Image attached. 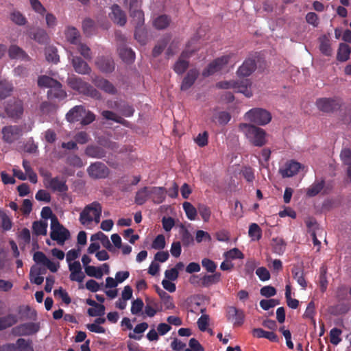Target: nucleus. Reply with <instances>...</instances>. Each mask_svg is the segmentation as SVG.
I'll list each match as a JSON object with an SVG mask.
<instances>
[{"instance_id":"obj_11","label":"nucleus","mask_w":351,"mask_h":351,"mask_svg":"<svg viewBox=\"0 0 351 351\" xmlns=\"http://www.w3.org/2000/svg\"><path fill=\"white\" fill-rule=\"evenodd\" d=\"M24 111L23 103L20 99H10L5 107L8 116L12 119H20Z\"/></svg>"},{"instance_id":"obj_57","label":"nucleus","mask_w":351,"mask_h":351,"mask_svg":"<svg viewBox=\"0 0 351 351\" xmlns=\"http://www.w3.org/2000/svg\"><path fill=\"white\" fill-rule=\"evenodd\" d=\"M84 269L85 273L88 276L94 277L97 279L101 278L103 276V271L100 267L89 265L88 267H85Z\"/></svg>"},{"instance_id":"obj_19","label":"nucleus","mask_w":351,"mask_h":351,"mask_svg":"<svg viewBox=\"0 0 351 351\" xmlns=\"http://www.w3.org/2000/svg\"><path fill=\"white\" fill-rule=\"evenodd\" d=\"M256 68V61L254 59L248 58L239 67L237 73L239 77H247L250 75Z\"/></svg>"},{"instance_id":"obj_24","label":"nucleus","mask_w":351,"mask_h":351,"mask_svg":"<svg viewBox=\"0 0 351 351\" xmlns=\"http://www.w3.org/2000/svg\"><path fill=\"white\" fill-rule=\"evenodd\" d=\"M46 186L53 191H58L60 193H65L68 191L66 180L60 179L59 177L49 178V184H46Z\"/></svg>"},{"instance_id":"obj_53","label":"nucleus","mask_w":351,"mask_h":351,"mask_svg":"<svg viewBox=\"0 0 351 351\" xmlns=\"http://www.w3.org/2000/svg\"><path fill=\"white\" fill-rule=\"evenodd\" d=\"M171 21V19L166 14L158 16L154 21L155 27L158 29H163L167 28Z\"/></svg>"},{"instance_id":"obj_61","label":"nucleus","mask_w":351,"mask_h":351,"mask_svg":"<svg viewBox=\"0 0 351 351\" xmlns=\"http://www.w3.org/2000/svg\"><path fill=\"white\" fill-rule=\"evenodd\" d=\"M144 303L141 298H136L132 302L131 313L132 315H138L143 310Z\"/></svg>"},{"instance_id":"obj_20","label":"nucleus","mask_w":351,"mask_h":351,"mask_svg":"<svg viewBox=\"0 0 351 351\" xmlns=\"http://www.w3.org/2000/svg\"><path fill=\"white\" fill-rule=\"evenodd\" d=\"M251 86L252 82L248 79L236 80L234 90L243 93L247 97H251L252 96Z\"/></svg>"},{"instance_id":"obj_29","label":"nucleus","mask_w":351,"mask_h":351,"mask_svg":"<svg viewBox=\"0 0 351 351\" xmlns=\"http://www.w3.org/2000/svg\"><path fill=\"white\" fill-rule=\"evenodd\" d=\"M8 55L10 59L29 60V57L26 52L16 45H12L8 49Z\"/></svg>"},{"instance_id":"obj_32","label":"nucleus","mask_w":351,"mask_h":351,"mask_svg":"<svg viewBox=\"0 0 351 351\" xmlns=\"http://www.w3.org/2000/svg\"><path fill=\"white\" fill-rule=\"evenodd\" d=\"M325 186L324 180H315L306 190V195L308 197H315L318 195Z\"/></svg>"},{"instance_id":"obj_26","label":"nucleus","mask_w":351,"mask_h":351,"mask_svg":"<svg viewBox=\"0 0 351 351\" xmlns=\"http://www.w3.org/2000/svg\"><path fill=\"white\" fill-rule=\"evenodd\" d=\"M84 152L88 157L94 158H103L106 156L105 149L95 145H88Z\"/></svg>"},{"instance_id":"obj_12","label":"nucleus","mask_w":351,"mask_h":351,"mask_svg":"<svg viewBox=\"0 0 351 351\" xmlns=\"http://www.w3.org/2000/svg\"><path fill=\"white\" fill-rule=\"evenodd\" d=\"M38 329L36 324L28 322L15 326L12 329V332L16 336H27L36 333Z\"/></svg>"},{"instance_id":"obj_1","label":"nucleus","mask_w":351,"mask_h":351,"mask_svg":"<svg viewBox=\"0 0 351 351\" xmlns=\"http://www.w3.org/2000/svg\"><path fill=\"white\" fill-rule=\"evenodd\" d=\"M239 130L245 135L249 143L255 147H263L267 143V134L263 128L252 124L242 123L239 124Z\"/></svg>"},{"instance_id":"obj_52","label":"nucleus","mask_w":351,"mask_h":351,"mask_svg":"<svg viewBox=\"0 0 351 351\" xmlns=\"http://www.w3.org/2000/svg\"><path fill=\"white\" fill-rule=\"evenodd\" d=\"M103 117L107 120H112L116 123L125 125L128 121L120 116L117 115L114 112L110 110H104L101 112Z\"/></svg>"},{"instance_id":"obj_44","label":"nucleus","mask_w":351,"mask_h":351,"mask_svg":"<svg viewBox=\"0 0 351 351\" xmlns=\"http://www.w3.org/2000/svg\"><path fill=\"white\" fill-rule=\"evenodd\" d=\"M58 84H60V82L58 80L49 76L42 75L38 79V85L40 87L49 88L50 89L52 86Z\"/></svg>"},{"instance_id":"obj_42","label":"nucleus","mask_w":351,"mask_h":351,"mask_svg":"<svg viewBox=\"0 0 351 351\" xmlns=\"http://www.w3.org/2000/svg\"><path fill=\"white\" fill-rule=\"evenodd\" d=\"M351 49L347 44L341 43L339 45L337 52V60L341 62H345L350 58Z\"/></svg>"},{"instance_id":"obj_7","label":"nucleus","mask_w":351,"mask_h":351,"mask_svg":"<svg viewBox=\"0 0 351 351\" xmlns=\"http://www.w3.org/2000/svg\"><path fill=\"white\" fill-rule=\"evenodd\" d=\"M1 134L3 141L11 144L20 138L23 134V130L20 125H6L2 128Z\"/></svg>"},{"instance_id":"obj_34","label":"nucleus","mask_w":351,"mask_h":351,"mask_svg":"<svg viewBox=\"0 0 351 351\" xmlns=\"http://www.w3.org/2000/svg\"><path fill=\"white\" fill-rule=\"evenodd\" d=\"M47 96L49 99H63L66 97V92L62 88V84L52 86L47 92Z\"/></svg>"},{"instance_id":"obj_56","label":"nucleus","mask_w":351,"mask_h":351,"mask_svg":"<svg viewBox=\"0 0 351 351\" xmlns=\"http://www.w3.org/2000/svg\"><path fill=\"white\" fill-rule=\"evenodd\" d=\"M274 252L278 254H281L285 251L286 243L282 239L275 238L272 240Z\"/></svg>"},{"instance_id":"obj_54","label":"nucleus","mask_w":351,"mask_h":351,"mask_svg":"<svg viewBox=\"0 0 351 351\" xmlns=\"http://www.w3.org/2000/svg\"><path fill=\"white\" fill-rule=\"evenodd\" d=\"M182 207L187 218L190 220H195L197 216L196 208L188 202H184L182 204Z\"/></svg>"},{"instance_id":"obj_8","label":"nucleus","mask_w":351,"mask_h":351,"mask_svg":"<svg viewBox=\"0 0 351 351\" xmlns=\"http://www.w3.org/2000/svg\"><path fill=\"white\" fill-rule=\"evenodd\" d=\"M317 108L326 113L333 112L339 109L341 107V101L337 98H319L316 101Z\"/></svg>"},{"instance_id":"obj_47","label":"nucleus","mask_w":351,"mask_h":351,"mask_svg":"<svg viewBox=\"0 0 351 351\" xmlns=\"http://www.w3.org/2000/svg\"><path fill=\"white\" fill-rule=\"evenodd\" d=\"M47 222L43 221H36L33 222L32 230L36 235H46Z\"/></svg>"},{"instance_id":"obj_28","label":"nucleus","mask_w":351,"mask_h":351,"mask_svg":"<svg viewBox=\"0 0 351 351\" xmlns=\"http://www.w3.org/2000/svg\"><path fill=\"white\" fill-rule=\"evenodd\" d=\"M189 56L186 51H183L173 66V71L178 75L183 74L188 69L189 62L188 60H184Z\"/></svg>"},{"instance_id":"obj_27","label":"nucleus","mask_w":351,"mask_h":351,"mask_svg":"<svg viewBox=\"0 0 351 351\" xmlns=\"http://www.w3.org/2000/svg\"><path fill=\"white\" fill-rule=\"evenodd\" d=\"M150 199L154 204H161L165 199V189L163 187H149Z\"/></svg>"},{"instance_id":"obj_10","label":"nucleus","mask_w":351,"mask_h":351,"mask_svg":"<svg viewBox=\"0 0 351 351\" xmlns=\"http://www.w3.org/2000/svg\"><path fill=\"white\" fill-rule=\"evenodd\" d=\"M87 172L89 176L94 179L106 178L109 175V169L101 162H95L88 167Z\"/></svg>"},{"instance_id":"obj_35","label":"nucleus","mask_w":351,"mask_h":351,"mask_svg":"<svg viewBox=\"0 0 351 351\" xmlns=\"http://www.w3.org/2000/svg\"><path fill=\"white\" fill-rule=\"evenodd\" d=\"M45 269L32 267L30 269V281L32 283L40 285L43 282L44 278L41 276L45 273Z\"/></svg>"},{"instance_id":"obj_5","label":"nucleus","mask_w":351,"mask_h":351,"mask_svg":"<svg viewBox=\"0 0 351 351\" xmlns=\"http://www.w3.org/2000/svg\"><path fill=\"white\" fill-rule=\"evenodd\" d=\"M50 237L60 245H63L69 239L70 232L59 222L57 217H53L51 222Z\"/></svg>"},{"instance_id":"obj_15","label":"nucleus","mask_w":351,"mask_h":351,"mask_svg":"<svg viewBox=\"0 0 351 351\" xmlns=\"http://www.w3.org/2000/svg\"><path fill=\"white\" fill-rule=\"evenodd\" d=\"M5 351H34L32 341L18 339L16 343L5 344Z\"/></svg>"},{"instance_id":"obj_30","label":"nucleus","mask_w":351,"mask_h":351,"mask_svg":"<svg viewBox=\"0 0 351 351\" xmlns=\"http://www.w3.org/2000/svg\"><path fill=\"white\" fill-rule=\"evenodd\" d=\"M113 108H116L123 116L130 117L133 116L134 108L125 101H114Z\"/></svg>"},{"instance_id":"obj_50","label":"nucleus","mask_w":351,"mask_h":351,"mask_svg":"<svg viewBox=\"0 0 351 351\" xmlns=\"http://www.w3.org/2000/svg\"><path fill=\"white\" fill-rule=\"evenodd\" d=\"M130 16L136 26H143L144 23V13L140 8L130 10Z\"/></svg>"},{"instance_id":"obj_41","label":"nucleus","mask_w":351,"mask_h":351,"mask_svg":"<svg viewBox=\"0 0 351 351\" xmlns=\"http://www.w3.org/2000/svg\"><path fill=\"white\" fill-rule=\"evenodd\" d=\"M90 241H100L102 245L108 250H111L112 248L108 237L102 232H98L93 234L90 237Z\"/></svg>"},{"instance_id":"obj_45","label":"nucleus","mask_w":351,"mask_h":351,"mask_svg":"<svg viewBox=\"0 0 351 351\" xmlns=\"http://www.w3.org/2000/svg\"><path fill=\"white\" fill-rule=\"evenodd\" d=\"M10 19L16 25H25L27 21L25 16L19 10H13L10 14Z\"/></svg>"},{"instance_id":"obj_25","label":"nucleus","mask_w":351,"mask_h":351,"mask_svg":"<svg viewBox=\"0 0 351 351\" xmlns=\"http://www.w3.org/2000/svg\"><path fill=\"white\" fill-rule=\"evenodd\" d=\"M221 274L219 272H214L213 274H204L201 276L202 287H210L221 281Z\"/></svg>"},{"instance_id":"obj_9","label":"nucleus","mask_w":351,"mask_h":351,"mask_svg":"<svg viewBox=\"0 0 351 351\" xmlns=\"http://www.w3.org/2000/svg\"><path fill=\"white\" fill-rule=\"evenodd\" d=\"M226 317L227 321L232 323L234 327H238L243 324L245 313L241 309L234 306H228L226 308Z\"/></svg>"},{"instance_id":"obj_49","label":"nucleus","mask_w":351,"mask_h":351,"mask_svg":"<svg viewBox=\"0 0 351 351\" xmlns=\"http://www.w3.org/2000/svg\"><path fill=\"white\" fill-rule=\"evenodd\" d=\"M180 233L181 235V241L184 246L188 247L193 243V237L184 226L181 227Z\"/></svg>"},{"instance_id":"obj_37","label":"nucleus","mask_w":351,"mask_h":351,"mask_svg":"<svg viewBox=\"0 0 351 351\" xmlns=\"http://www.w3.org/2000/svg\"><path fill=\"white\" fill-rule=\"evenodd\" d=\"M80 33L73 27H68L65 31V37L68 42L73 45H77L80 42Z\"/></svg>"},{"instance_id":"obj_18","label":"nucleus","mask_w":351,"mask_h":351,"mask_svg":"<svg viewBox=\"0 0 351 351\" xmlns=\"http://www.w3.org/2000/svg\"><path fill=\"white\" fill-rule=\"evenodd\" d=\"M301 165L295 160H290L285 163V166L280 169V173L283 178H289L298 173Z\"/></svg>"},{"instance_id":"obj_13","label":"nucleus","mask_w":351,"mask_h":351,"mask_svg":"<svg viewBox=\"0 0 351 351\" xmlns=\"http://www.w3.org/2000/svg\"><path fill=\"white\" fill-rule=\"evenodd\" d=\"M92 82L98 88L102 90L106 93L110 95H115L117 92L115 86L108 80H106L99 76L92 77Z\"/></svg>"},{"instance_id":"obj_48","label":"nucleus","mask_w":351,"mask_h":351,"mask_svg":"<svg viewBox=\"0 0 351 351\" xmlns=\"http://www.w3.org/2000/svg\"><path fill=\"white\" fill-rule=\"evenodd\" d=\"M45 56L48 62L57 64L60 61L58 50L53 46H49L45 49Z\"/></svg>"},{"instance_id":"obj_6","label":"nucleus","mask_w":351,"mask_h":351,"mask_svg":"<svg viewBox=\"0 0 351 351\" xmlns=\"http://www.w3.org/2000/svg\"><path fill=\"white\" fill-rule=\"evenodd\" d=\"M233 54L230 53L215 59L202 71L204 77H208L221 71L229 62Z\"/></svg>"},{"instance_id":"obj_39","label":"nucleus","mask_w":351,"mask_h":351,"mask_svg":"<svg viewBox=\"0 0 351 351\" xmlns=\"http://www.w3.org/2000/svg\"><path fill=\"white\" fill-rule=\"evenodd\" d=\"M150 198L149 187L145 186L138 190L135 195V203L138 205H143Z\"/></svg>"},{"instance_id":"obj_21","label":"nucleus","mask_w":351,"mask_h":351,"mask_svg":"<svg viewBox=\"0 0 351 351\" xmlns=\"http://www.w3.org/2000/svg\"><path fill=\"white\" fill-rule=\"evenodd\" d=\"M111 9L112 12L109 14L110 19L120 26L125 25L127 21L125 12L117 4L113 5Z\"/></svg>"},{"instance_id":"obj_17","label":"nucleus","mask_w":351,"mask_h":351,"mask_svg":"<svg viewBox=\"0 0 351 351\" xmlns=\"http://www.w3.org/2000/svg\"><path fill=\"white\" fill-rule=\"evenodd\" d=\"M95 64L102 73H112L115 68L114 60L111 57H99L95 62Z\"/></svg>"},{"instance_id":"obj_38","label":"nucleus","mask_w":351,"mask_h":351,"mask_svg":"<svg viewBox=\"0 0 351 351\" xmlns=\"http://www.w3.org/2000/svg\"><path fill=\"white\" fill-rule=\"evenodd\" d=\"M12 84L6 80H0V100L4 99L5 98L10 96L13 91Z\"/></svg>"},{"instance_id":"obj_23","label":"nucleus","mask_w":351,"mask_h":351,"mask_svg":"<svg viewBox=\"0 0 351 351\" xmlns=\"http://www.w3.org/2000/svg\"><path fill=\"white\" fill-rule=\"evenodd\" d=\"M85 114L86 109L83 106H75L67 112L66 117L69 122L74 123L81 121Z\"/></svg>"},{"instance_id":"obj_64","label":"nucleus","mask_w":351,"mask_h":351,"mask_svg":"<svg viewBox=\"0 0 351 351\" xmlns=\"http://www.w3.org/2000/svg\"><path fill=\"white\" fill-rule=\"evenodd\" d=\"M202 267L210 273L215 272L217 269V264L212 260L204 258L202 260Z\"/></svg>"},{"instance_id":"obj_51","label":"nucleus","mask_w":351,"mask_h":351,"mask_svg":"<svg viewBox=\"0 0 351 351\" xmlns=\"http://www.w3.org/2000/svg\"><path fill=\"white\" fill-rule=\"evenodd\" d=\"M319 50L325 56H330L332 54V49L330 44L329 39L326 36H323L319 38Z\"/></svg>"},{"instance_id":"obj_46","label":"nucleus","mask_w":351,"mask_h":351,"mask_svg":"<svg viewBox=\"0 0 351 351\" xmlns=\"http://www.w3.org/2000/svg\"><path fill=\"white\" fill-rule=\"evenodd\" d=\"M340 157L343 164L348 166L347 175L350 178H351V149H342L340 154Z\"/></svg>"},{"instance_id":"obj_31","label":"nucleus","mask_w":351,"mask_h":351,"mask_svg":"<svg viewBox=\"0 0 351 351\" xmlns=\"http://www.w3.org/2000/svg\"><path fill=\"white\" fill-rule=\"evenodd\" d=\"M252 335L257 338H265L271 342H278L279 341V337L276 333L265 331L260 328L253 329Z\"/></svg>"},{"instance_id":"obj_33","label":"nucleus","mask_w":351,"mask_h":351,"mask_svg":"<svg viewBox=\"0 0 351 351\" xmlns=\"http://www.w3.org/2000/svg\"><path fill=\"white\" fill-rule=\"evenodd\" d=\"M119 53L122 60L127 63H132L134 61L135 53L132 49L126 46H121L119 48Z\"/></svg>"},{"instance_id":"obj_59","label":"nucleus","mask_w":351,"mask_h":351,"mask_svg":"<svg viewBox=\"0 0 351 351\" xmlns=\"http://www.w3.org/2000/svg\"><path fill=\"white\" fill-rule=\"evenodd\" d=\"M87 313L91 317L102 316L105 314V306L101 304H97L94 308H88Z\"/></svg>"},{"instance_id":"obj_16","label":"nucleus","mask_w":351,"mask_h":351,"mask_svg":"<svg viewBox=\"0 0 351 351\" xmlns=\"http://www.w3.org/2000/svg\"><path fill=\"white\" fill-rule=\"evenodd\" d=\"M71 63L74 71L78 74L88 75L92 71L88 63L80 56H72Z\"/></svg>"},{"instance_id":"obj_62","label":"nucleus","mask_w":351,"mask_h":351,"mask_svg":"<svg viewBox=\"0 0 351 351\" xmlns=\"http://www.w3.org/2000/svg\"><path fill=\"white\" fill-rule=\"evenodd\" d=\"M166 245L165 238L163 234H158L152 242V247L155 250H162Z\"/></svg>"},{"instance_id":"obj_14","label":"nucleus","mask_w":351,"mask_h":351,"mask_svg":"<svg viewBox=\"0 0 351 351\" xmlns=\"http://www.w3.org/2000/svg\"><path fill=\"white\" fill-rule=\"evenodd\" d=\"M92 82L98 88L102 90L106 93L110 95H115L117 92L115 86L108 80H106L99 76L92 77Z\"/></svg>"},{"instance_id":"obj_2","label":"nucleus","mask_w":351,"mask_h":351,"mask_svg":"<svg viewBox=\"0 0 351 351\" xmlns=\"http://www.w3.org/2000/svg\"><path fill=\"white\" fill-rule=\"evenodd\" d=\"M68 85L73 90L87 97L99 100L101 99V93L88 82L81 77L73 76L68 78Z\"/></svg>"},{"instance_id":"obj_22","label":"nucleus","mask_w":351,"mask_h":351,"mask_svg":"<svg viewBox=\"0 0 351 351\" xmlns=\"http://www.w3.org/2000/svg\"><path fill=\"white\" fill-rule=\"evenodd\" d=\"M199 75V71L195 69H190L184 77L181 86V90L185 91L189 89L195 83Z\"/></svg>"},{"instance_id":"obj_55","label":"nucleus","mask_w":351,"mask_h":351,"mask_svg":"<svg viewBox=\"0 0 351 351\" xmlns=\"http://www.w3.org/2000/svg\"><path fill=\"white\" fill-rule=\"evenodd\" d=\"M342 334V330L338 328H333L330 331V341L332 345L337 346L341 341V335Z\"/></svg>"},{"instance_id":"obj_58","label":"nucleus","mask_w":351,"mask_h":351,"mask_svg":"<svg viewBox=\"0 0 351 351\" xmlns=\"http://www.w3.org/2000/svg\"><path fill=\"white\" fill-rule=\"evenodd\" d=\"M77 47V51L87 60H92V52L90 49L85 44L79 43Z\"/></svg>"},{"instance_id":"obj_43","label":"nucleus","mask_w":351,"mask_h":351,"mask_svg":"<svg viewBox=\"0 0 351 351\" xmlns=\"http://www.w3.org/2000/svg\"><path fill=\"white\" fill-rule=\"evenodd\" d=\"M17 322V317L15 315L9 314L0 317V330L10 327Z\"/></svg>"},{"instance_id":"obj_3","label":"nucleus","mask_w":351,"mask_h":351,"mask_svg":"<svg viewBox=\"0 0 351 351\" xmlns=\"http://www.w3.org/2000/svg\"><path fill=\"white\" fill-rule=\"evenodd\" d=\"M102 213V206L100 203L95 201L86 205L80 215L79 221L82 225H87L93 221L98 223Z\"/></svg>"},{"instance_id":"obj_40","label":"nucleus","mask_w":351,"mask_h":351,"mask_svg":"<svg viewBox=\"0 0 351 351\" xmlns=\"http://www.w3.org/2000/svg\"><path fill=\"white\" fill-rule=\"evenodd\" d=\"M156 292L163 302L167 309H173L175 308L172 298L170 295L158 287H156Z\"/></svg>"},{"instance_id":"obj_63","label":"nucleus","mask_w":351,"mask_h":351,"mask_svg":"<svg viewBox=\"0 0 351 351\" xmlns=\"http://www.w3.org/2000/svg\"><path fill=\"white\" fill-rule=\"evenodd\" d=\"M34 39L40 44L47 43L49 36L46 32L43 29H38L34 34Z\"/></svg>"},{"instance_id":"obj_4","label":"nucleus","mask_w":351,"mask_h":351,"mask_svg":"<svg viewBox=\"0 0 351 351\" xmlns=\"http://www.w3.org/2000/svg\"><path fill=\"white\" fill-rule=\"evenodd\" d=\"M245 120L258 125H265L271 120V113L261 108H254L248 110L244 115Z\"/></svg>"},{"instance_id":"obj_36","label":"nucleus","mask_w":351,"mask_h":351,"mask_svg":"<svg viewBox=\"0 0 351 351\" xmlns=\"http://www.w3.org/2000/svg\"><path fill=\"white\" fill-rule=\"evenodd\" d=\"M293 278L297 280V282L302 287L306 289L307 287L306 281L304 277V271L298 266L294 265L291 269Z\"/></svg>"},{"instance_id":"obj_60","label":"nucleus","mask_w":351,"mask_h":351,"mask_svg":"<svg viewBox=\"0 0 351 351\" xmlns=\"http://www.w3.org/2000/svg\"><path fill=\"white\" fill-rule=\"evenodd\" d=\"M248 234L254 239L259 240L262 236L261 229L258 224L252 223L249 227Z\"/></svg>"}]
</instances>
